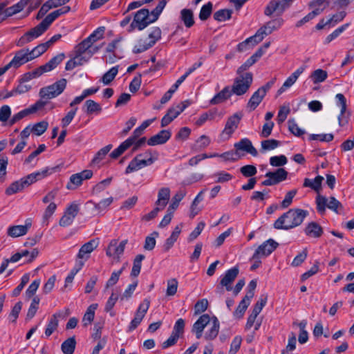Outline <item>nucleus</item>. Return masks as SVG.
<instances>
[{
  "instance_id": "f257e3e1",
  "label": "nucleus",
  "mask_w": 354,
  "mask_h": 354,
  "mask_svg": "<svg viewBox=\"0 0 354 354\" xmlns=\"http://www.w3.org/2000/svg\"><path fill=\"white\" fill-rule=\"evenodd\" d=\"M104 32V27H99L75 46L74 52H77L85 63L102 48L103 44L98 45L97 42L103 38Z\"/></svg>"
},
{
  "instance_id": "f03ea898",
  "label": "nucleus",
  "mask_w": 354,
  "mask_h": 354,
  "mask_svg": "<svg viewBox=\"0 0 354 354\" xmlns=\"http://www.w3.org/2000/svg\"><path fill=\"white\" fill-rule=\"evenodd\" d=\"M66 80L63 78L50 86L41 88L39 91L41 100L37 101L29 108L24 109V116L41 110L48 103V100L58 96L64 91L66 86Z\"/></svg>"
},
{
  "instance_id": "7ed1b4c3",
  "label": "nucleus",
  "mask_w": 354,
  "mask_h": 354,
  "mask_svg": "<svg viewBox=\"0 0 354 354\" xmlns=\"http://www.w3.org/2000/svg\"><path fill=\"white\" fill-rule=\"evenodd\" d=\"M308 215L307 210L299 208L290 209L275 221L274 227L285 230L294 228L300 225Z\"/></svg>"
},
{
  "instance_id": "20e7f679",
  "label": "nucleus",
  "mask_w": 354,
  "mask_h": 354,
  "mask_svg": "<svg viewBox=\"0 0 354 354\" xmlns=\"http://www.w3.org/2000/svg\"><path fill=\"white\" fill-rule=\"evenodd\" d=\"M65 55L64 53H60L53 57L46 64L38 67L32 71L28 72L24 74V82L30 80L33 78H37L41 76L44 73L51 71L57 67L64 59Z\"/></svg>"
},
{
  "instance_id": "39448f33",
  "label": "nucleus",
  "mask_w": 354,
  "mask_h": 354,
  "mask_svg": "<svg viewBox=\"0 0 354 354\" xmlns=\"http://www.w3.org/2000/svg\"><path fill=\"white\" fill-rule=\"evenodd\" d=\"M253 75L252 73H240L234 80L232 93L236 95H242L247 93L252 84Z\"/></svg>"
},
{
  "instance_id": "423d86ee",
  "label": "nucleus",
  "mask_w": 354,
  "mask_h": 354,
  "mask_svg": "<svg viewBox=\"0 0 354 354\" xmlns=\"http://www.w3.org/2000/svg\"><path fill=\"white\" fill-rule=\"evenodd\" d=\"M150 24H151V21L149 10L142 8L135 13L133 20L128 27L127 32H131L136 28L142 30Z\"/></svg>"
},
{
  "instance_id": "0eeeda50",
  "label": "nucleus",
  "mask_w": 354,
  "mask_h": 354,
  "mask_svg": "<svg viewBox=\"0 0 354 354\" xmlns=\"http://www.w3.org/2000/svg\"><path fill=\"white\" fill-rule=\"evenodd\" d=\"M317 209L320 214H324L327 207L328 209L339 212V209H342V205L339 201H338L335 197L331 196L328 198L324 196L318 194L316 197Z\"/></svg>"
},
{
  "instance_id": "6e6552de",
  "label": "nucleus",
  "mask_w": 354,
  "mask_h": 354,
  "mask_svg": "<svg viewBox=\"0 0 354 354\" xmlns=\"http://www.w3.org/2000/svg\"><path fill=\"white\" fill-rule=\"evenodd\" d=\"M190 102L188 100L182 102L181 103L170 107L167 113L161 120V127H165L170 124L175 118H176L189 105Z\"/></svg>"
},
{
  "instance_id": "1a4fd4ad",
  "label": "nucleus",
  "mask_w": 354,
  "mask_h": 354,
  "mask_svg": "<svg viewBox=\"0 0 354 354\" xmlns=\"http://www.w3.org/2000/svg\"><path fill=\"white\" fill-rule=\"evenodd\" d=\"M288 172L283 168H278L274 171H268L266 174L264 180L261 185L263 186H272L277 185L287 179Z\"/></svg>"
},
{
  "instance_id": "9d476101",
  "label": "nucleus",
  "mask_w": 354,
  "mask_h": 354,
  "mask_svg": "<svg viewBox=\"0 0 354 354\" xmlns=\"http://www.w3.org/2000/svg\"><path fill=\"white\" fill-rule=\"evenodd\" d=\"M128 243L127 239H124L118 243V239H112L106 249V254L109 257H113L119 261L121 256L123 254L125 246Z\"/></svg>"
},
{
  "instance_id": "9b49d317",
  "label": "nucleus",
  "mask_w": 354,
  "mask_h": 354,
  "mask_svg": "<svg viewBox=\"0 0 354 354\" xmlns=\"http://www.w3.org/2000/svg\"><path fill=\"white\" fill-rule=\"evenodd\" d=\"M279 244L275 241L270 239L260 245L253 254L252 259H257L261 257L269 256L277 247Z\"/></svg>"
},
{
  "instance_id": "f8f14e48",
  "label": "nucleus",
  "mask_w": 354,
  "mask_h": 354,
  "mask_svg": "<svg viewBox=\"0 0 354 354\" xmlns=\"http://www.w3.org/2000/svg\"><path fill=\"white\" fill-rule=\"evenodd\" d=\"M80 211L79 204L76 202L71 203L66 209L64 215L59 220V225L66 227L72 224Z\"/></svg>"
},
{
  "instance_id": "ddd939ff",
  "label": "nucleus",
  "mask_w": 354,
  "mask_h": 354,
  "mask_svg": "<svg viewBox=\"0 0 354 354\" xmlns=\"http://www.w3.org/2000/svg\"><path fill=\"white\" fill-rule=\"evenodd\" d=\"M142 157V154H138L129 164L127 167L125 173L130 174L141 168L152 165L156 160V157L155 158H147V159H141Z\"/></svg>"
},
{
  "instance_id": "4468645a",
  "label": "nucleus",
  "mask_w": 354,
  "mask_h": 354,
  "mask_svg": "<svg viewBox=\"0 0 354 354\" xmlns=\"http://www.w3.org/2000/svg\"><path fill=\"white\" fill-rule=\"evenodd\" d=\"M93 176V171L86 169L82 172L73 174L70 177V182L67 184L66 187L68 189H73L82 185L84 180L90 179Z\"/></svg>"
},
{
  "instance_id": "2eb2a0df",
  "label": "nucleus",
  "mask_w": 354,
  "mask_h": 354,
  "mask_svg": "<svg viewBox=\"0 0 354 354\" xmlns=\"http://www.w3.org/2000/svg\"><path fill=\"white\" fill-rule=\"evenodd\" d=\"M54 168H45L41 171H38L27 175L24 178V186H30L32 184L44 179L54 171Z\"/></svg>"
},
{
  "instance_id": "dca6fc26",
  "label": "nucleus",
  "mask_w": 354,
  "mask_h": 354,
  "mask_svg": "<svg viewBox=\"0 0 354 354\" xmlns=\"http://www.w3.org/2000/svg\"><path fill=\"white\" fill-rule=\"evenodd\" d=\"M242 114L236 113L232 116L229 117L222 134L227 135L230 137L238 128L239 124L241 120Z\"/></svg>"
},
{
  "instance_id": "f3484780",
  "label": "nucleus",
  "mask_w": 354,
  "mask_h": 354,
  "mask_svg": "<svg viewBox=\"0 0 354 354\" xmlns=\"http://www.w3.org/2000/svg\"><path fill=\"white\" fill-rule=\"evenodd\" d=\"M239 272V268L236 266L227 270L220 281V285L221 286H225L227 291L232 290V283L238 276Z\"/></svg>"
},
{
  "instance_id": "a211bd4d",
  "label": "nucleus",
  "mask_w": 354,
  "mask_h": 354,
  "mask_svg": "<svg viewBox=\"0 0 354 354\" xmlns=\"http://www.w3.org/2000/svg\"><path fill=\"white\" fill-rule=\"evenodd\" d=\"M306 68L305 66H301L299 68H297L294 73H292L284 82L283 85L279 90L277 91V95H280L288 88H290L297 80L298 77L300 76L301 73L304 71Z\"/></svg>"
},
{
  "instance_id": "6ab92c4d",
  "label": "nucleus",
  "mask_w": 354,
  "mask_h": 354,
  "mask_svg": "<svg viewBox=\"0 0 354 354\" xmlns=\"http://www.w3.org/2000/svg\"><path fill=\"white\" fill-rule=\"evenodd\" d=\"M48 48V47H47L46 44L45 43H42L35 47L31 50L26 49V51L24 52V64L39 57L44 53Z\"/></svg>"
},
{
  "instance_id": "aec40b11",
  "label": "nucleus",
  "mask_w": 354,
  "mask_h": 354,
  "mask_svg": "<svg viewBox=\"0 0 354 354\" xmlns=\"http://www.w3.org/2000/svg\"><path fill=\"white\" fill-rule=\"evenodd\" d=\"M210 322V317L207 314H204L194 324L192 331L195 333L197 339H200L202 337L204 328Z\"/></svg>"
},
{
  "instance_id": "412c9836",
  "label": "nucleus",
  "mask_w": 354,
  "mask_h": 354,
  "mask_svg": "<svg viewBox=\"0 0 354 354\" xmlns=\"http://www.w3.org/2000/svg\"><path fill=\"white\" fill-rule=\"evenodd\" d=\"M98 239H92L84 244L79 250L77 257L79 259L87 260L89 254L98 246Z\"/></svg>"
},
{
  "instance_id": "4be33fe9",
  "label": "nucleus",
  "mask_w": 354,
  "mask_h": 354,
  "mask_svg": "<svg viewBox=\"0 0 354 354\" xmlns=\"http://www.w3.org/2000/svg\"><path fill=\"white\" fill-rule=\"evenodd\" d=\"M236 151H243L253 156H257L258 152L252 145V142L248 138H243L239 142H236L234 145Z\"/></svg>"
},
{
  "instance_id": "5701e85b",
  "label": "nucleus",
  "mask_w": 354,
  "mask_h": 354,
  "mask_svg": "<svg viewBox=\"0 0 354 354\" xmlns=\"http://www.w3.org/2000/svg\"><path fill=\"white\" fill-rule=\"evenodd\" d=\"M171 133L169 130H162L158 133L153 136L147 140L149 146L163 145L171 138Z\"/></svg>"
},
{
  "instance_id": "b1692460",
  "label": "nucleus",
  "mask_w": 354,
  "mask_h": 354,
  "mask_svg": "<svg viewBox=\"0 0 354 354\" xmlns=\"http://www.w3.org/2000/svg\"><path fill=\"white\" fill-rule=\"evenodd\" d=\"M304 232L309 237L319 239L323 235L324 230L319 224L312 221L308 223L304 229Z\"/></svg>"
},
{
  "instance_id": "393cba45",
  "label": "nucleus",
  "mask_w": 354,
  "mask_h": 354,
  "mask_svg": "<svg viewBox=\"0 0 354 354\" xmlns=\"http://www.w3.org/2000/svg\"><path fill=\"white\" fill-rule=\"evenodd\" d=\"M264 54L263 48H259L243 64H242L237 70V73L240 74L246 71L251 66L257 62V61Z\"/></svg>"
},
{
  "instance_id": "a878e982",
  "label": "nucleus",
  "mask_w": 354,
  "mask_h": 354,
  "mask_svg": "<svg viewBox=\"0 0 354 354\" xmlns=\"http://www.w3.org/2000/svg\"><path fill=\"white\" fill-rule=\"evenodd\" d=\"M170 197V189L168 187L161 188L158 194V200L156 202L157 207L164 209L166 207Z\"/></svg>"
},
{
  "instance_id": "bb28decb",
  "label": "nucleus",
  "mask_w": 354,
  "mask_h": 354,
  "mask_svg": "<svg viewBox=\"0 0 354 354\" xmlns=\"http://www.w3.org/2000/svg\"><path fill=\"white\" fill-rule=\"evenodd\" d=\"M265 96L264 91L258 88L249 100L248 107L250 108L251 111H254L259 105Z\"/></svg>"
},
{
  "instance_id": "cd10ccee",
  "label": "nucleus",
  "mask_w": 354,
  "mask_h": 354,
  "mask_svg": "<svg viewBox=\"0 0 354 354\" xmlns=\"http://www.w3.org/2000/svg\"><path fill=\"white\" fill-rule=\"evenodd\" d=\"M241 155H240L239 152L236 151H228L226 152H224L223 153H212L209 154V157L214 158V157H219L223 158V160L225 162L230 161V162H235L239 160L241 158Z\"/></svg>"
},
{
  "instance_id": "c85d7f7f",
  "label": "nucleus",
  "mask_w": 354,
  "mask_h": 354,
  "mask_svg": "<svg viewBox=\"0 0 354 354\" xmlns=\"http://www.w3.org/2000/svg\"><path fill=\"white\" fill-rule=\"evenodd\" d=\"M84 109H85L84 111L87 115H98L102 111L101 105L93 100H87L84 102Z\"/></svg>"
},
{
  "instance_id": "c756f323",
  "label": "nucleus",
  "mask_w": 354,
  "mask_h": 354,
  "mask_svg": "<svg viewBox=\"0 0 354 354\" xmlns=\"http://www.w3.org/2000/svg\"><path fill=\"white\" fill-rule=\"evenodd\" d=\"M232 92L228 86H225L222 91L218 93L214 97L210 100L211 104H221L228 98L230 97Z\"/></svg>"
},
{
  "instance_id": "7c9ffc66",
  "label": "nucleus",
  "mask_w": 354,
  "mask_h": 354,
  "mask_svg": "<svg viewBox=\"0 0 354 354\" xmlns=\"http://www.w3.org/2000/svg\"><path fill=\"white\" fill-rule=\"evenodd\" d=\"M219 322L216 317H214L211 322V327L205 334V339L207 340H212L215 339L219 331Z\"/></svg>"
},
{
  "instance_id": "2f4dec72",
  "label": "nucleus",
  "mask_w": 354,
  "mask_h": 354,
  "mask_svg": "<svg viewBox=\"0 0 354 354\" xmlns=\"http://www.w3.org/2000/svg\"><path fill=\"white\" fill-rule=\"evenodd\" d=\"M59 317H60V314L55 313L50 317L45 330V336L46 337H50L57 330L59 324Z\"/></svg>"
},
{
  "instance_id": "473e14b6",
  "label": "nucleus",
  "mask_w": 354,
  "mask_h": 354,
  "mask_svg": "<svg viewBox=\"0 0 354 354\" xmlns=\"http://www.w3.org/2000/svg\"><path fill=\"white\" fill-rule=\"evenodd\" d=\"M46 30L39 24L35 28L26 32L24 35V37L26 38V41L29 42L41 35Z\"/></svg>"
},
{
  "instance_id": "72a5a7b5",
  "label": "nucleus",
  "mask_w": 354,
  "mask_h": 354,
  "mask_svg": "<svg viewBox=\"0 0 354 354\" xmlns=\"http://www.w3.org/2000/svg\"><path fill=\"white\" fill-rule=\"evenodd\" d=\"M324 10V8H317L314 9L312 12H309L307 15L303 17L301 19L297 21L295 26L297 28H299L304 26L305 24L308 23L310 20L313 19L315 17L320 15Z\"/></svg>"
},
{
  "instance_id": "f704fd0d",
  "label": "nucleus",
  "mask_w": 354,
  "mask_h": 354,
  "mask_svg": "<svg viewBox=\"0 0 354 354\" xmlns=\"http://www.w3.org/2000/svg\"><path fill=\"white\" fill-rule=\"evenodd\" d=\"M180 19L187 28L192 27L194 24L193 12L190 9H183L180 11Z\"/></svg>"
},
{
  "instance_id": "c9c22d12",
  "label": "nucleus",
  "mask_w": 354,
  "mask_h": 354,
  "mask_svg": "<svg viewBox=\"0 0 354 354\" xmlns=\"http://www.w3.org/2000/svg\"><path fill=\"white\" fill-rule=\"evenodd\" d=\"M76 340L75 337H71L65 340L61 346L62 351L64 354H73L75 349Z\"/></svg>"
},
{
  "instance_id": "e433bc0d",
  "label": "nucleus",
  "mask_w": 354,
  "mask_h": 354,
  "mask_svg": "<svg viewBox=\"0 0 354 354\" xmlns=\"http://www.w3.org/2000/svg\"><path fill=\"white\" fill-rule=\"evenodd\" d=\"M39 253L37 248H24V263H32L38 257Z\"/></svg>"
},
{
  "instance_id": "4c0bfd02",
  "label": "nucleus",
  "mask_w": 354,
  "mask_h": 354,
  "mask_svg": "<svg viewBox=\"0 0 354 354\" xmlns=\"http://www.w3.org/2000/svg\"><path fill=\"white\" fill-rule=\"evenodd\" d=\"M328 77V73L321 68L314 71L310 75V78L314 84L324 82Z\"/></svg>"
},
{
  "instance_id": "58836bf2",
  "label": "nucleus",
  "mask_w": 354,
  "mask_h": 354,
  "mask_svg": "<svg viewBox=\"0 0 354 354\" xmlns=\"http://www.w3.org/2000/svg\"><path fill=\"white\" fill-rule=\"evenodd\" d=\"M186 192L184 189H180L178 191L176 194L172 198V202L167 208L168 210L174 212V211L178 208L179 203L183 200V198L185 196Z\"/></svg>"
},
{
  "instance_id": "ea45409f",
  "label": "nucleus",
  "mask_w": 354,
  "mask_h": 354,
  "mask_svg": "<svg viewBox=\"0 0 354 354\" xmlns=\"http://www.w3.org/2000/svg\"><path fill=\"white\" fill-rule=\"evenodd\" d=\"M97 307V304H91L88 306L82 319L84 326H86L91 324L94 319L95 310H96Z\"/></svg>"
},
{
  "instance_id": "a19ab883",
  "label": "nucleus",
  "mask_w": 354,
  "mask_h": 354,
  "mask_svg": "<svg viewBox=\"0 0 354 354\" xmlns=\"http://www.w3.org/2000/svg\"><path fill=\"white\" fill-rule=\"evenodd\" d=\"M144 254H138L133 259V267L131 272V276L136 277L139 275L142 266V261L145 259Z\"/></svg>"
},
{
  "instance_id": "79ce46f5",
  "label": "nucleus",
  "mask_w": 354,
  "mask_h": 354,
  "mask_svg": "<svg viewBox=\"0 0 354 354\" xmlns=\"http://www.w3.org/2000/svg\"><path fill=\"white\" fill-rule=\"evenodd\" d=\"M351 115L350 111L347 110V104L340 106V113L337 117L338 123L340 127H344L348 123Z\"/></svg>"
},
{
  "instance_id": "37998d69",
  "label": "nucleus",
  "mask_w": 354,
  "mask_h": 354,
  "mask_svg": "<svg viewBox=\"0 0 354 354\" xmlns=\"http://www.w3.org/2000/svg\"><path fill=\"white\" fill-rule=\"evenodd\" d=\"M158 232H153L145 238L143 246L145 250L151 251L154 249L156 244V239L158 236Z\"/></svg>"
},
{
  "instance_id": "c03bdc74",
  "label": "nucleus",
  "mask_w": 354,
  "mask_h": 354,
  "mask_svg": "<svg viewBox=\"0 0 354 354\" xmlns=\"http://www.w3.org/2000/svg\"><path fill=\"white\" fill-rule=\"evenodd\" d=\"M280 145V142L274 139H268L261 141V151L262 153L276 149Z\"/></svg>"
},
{
  "instance_id": "a18cd8bd",
  "label": "nucleus",
  "mask_w": 354,
  "mask_h": 354,
  "mask_svg": "<svg viewBox=\"0 0 354 354\" xmlns=\"http://www.w3.org/2000/svg\"><path fill=\"white\" fill-rule=\"evenodd\" d=\"M118 73V66H113L109 69L102 77L101 81L105 85L109 84L115 77Z\"/></svg>"
},
{
  "instance_id": "49530a36",
  "label": "nucleus",
  "mask_w": 354,
  "mask_h": 354,
  "mask_svg": "<svg viewBox=\"0 0 354 354\" xmlns=\"http://www.w3.org/2000/svg\"><path fill=\"white\" fill-rule=\"evenodd\" d=\"M272 32V30L269 28V26L264 24L258 29L255 35H253L254 38L256 39V43H260L266 36L270 35Z\"/></svg>"
},
{
  "instance_id": "de8ad7c7",
  "label": "nucleus",
  "mask_w": 354,
  "mask_h": 354,
  "mask_svg": "<svg viewBox=\"0 0 354 354\" xmlns=\"http://www.w3.org/2000/svg\"><path fill=\"white\" fill-rule=\"evenodd\" d=\"M74 53L75 57L73 59L68 60L66 64L65 69L66 71L73 70L77 66H81L85 63V62H83L82 58L77 52Z\"/></svg>"
},
{
  "instance_id": "09e8293b",
  "label": "nucleus",
  "mask_w": 354,
  "mask_h": 354,
  "mask_svg": "<svg viewBox=\"0 0 354 354\" xmlns=\"http://www.w3.org/2000/svg\"><path fill=\"white\" fill-rule=\"evenodd\" d=\"M22 65V50H19L16 53L14 58L6 64L4 68H6V71L10 68H18Z\"/></svg>"
},
{
  "instance_id": "8fccbe9b",
  "label": "nucleus",
  "mask_w": 354,
  "mask_h": 354,
  "mask_svg": "<svg viewBox=\"0 0 354 354\" xmlns=\"http://www.w3.org/2000/svg\"><path fill=\"white\" fill-rule=\"evenodd\" d=\"M113 197H109L100 201L97 203H93L92 201H89V203L93 204L95 209L100 214L104 212L106 209V208L113 203Z\"/></svg>"
},
{
  "instance_id": "3c124183",
  "label": "nucleus",
  "mask_w": 354,
  "mask_h": 354,
  "mask_svg": "<svg viewBox=\"0 0 354 354\" xmlns=\"http://www.w3.org/2000/svg\"><path fill=\"white\" fill-rule=\"evenodd\" d=\"M232 11L228 9H221L214 14V19L218 21H224L231 18Z\"/></svg>"
},
{
  "instance_id": "603ef678",
  "label": "nucleus",
  "mask_w": 354,
  "mask_h": 354,
  "mask_svg": "<svg viewBox=\"0 0 354 354\" xmlns=\"http://www.w3.org/2000/svg\"><path fill=\"white\" fill-rule=\"evenodd\" d=\"M288 159L285 155L274 156L270 158V164L272 167H279L286 165Z\"/></svg>"
},
{
  "instance_id": "864d4df0",
  "label": "nucleus",
  "mask_w": 354,
  "mask_h": 354,
  "mask_svg": "<svg viewBox=\"0 0 354 354\" xmlns=\"http://www.w3.org/2000/svg\"><path fill=\"white\" fill-rule=\"evenodd\" d=\"M48 127V122L44 120L35 123L32 126V133L37 136H41L46 131Z\"/></svg>"
},
{
  "instance_id": "5fc2aeb1",
  "label": "nucleus",
  "mask_w": 354,
  "mask_h": 354,
  "mask_svg": "<svg viewBox=\"0 0 354 354\" xmlns=\"http://www.w3.org/2000/svg\"><path fill=\"white\" fill-rule=\"evenodd\" d=\"M212 8L213 4L210 1L203 6L200 10L199 19L201 21L207 20L211 15Z\"/></svg>"
},
{
  "instance_id": "6e6d98bb",
  "label": "nucleus",
  "mask_w": 354,
  "mask_h": 354,
  "mask_svg": "<svg viewBox=\"0 0 354 354\" xmlns=\"http://www.w3.org/2000/svg\"><path fill=\"white\" fill-rule=\"evenodd\" d=\"M59 16L56 10L48 14L46 17L39 23L42 27L47 30L51 24L57 19Z\"/></svg>"
},
{
  "instance_id": "4d7b16f0",
  "label": "nucleus",
  "mask_w": 354,
  "mask_h": 354,
  "mask_svg": "<svg viewBox=\"0 0 354 354\" xmlns=\"http://www.w3.org/2000/svg\"><path fill=\"white\" fill-rule=\"evenodd\" d=\"M59 16L56 10L48 14L46 17L39 23L42 27L47 30L51 24L57 19Z\"/></svg>"
},
{
  "instance_id": "13d9d810",
  "label": "nucleus",
  "mask_w": 354,
  "mask_h": 354,
  "mask_svg": "<svg viewBox=\"0 0 354 354\" xmlns=\"http://www.w3.org/2000/svg\"><path fill=\"white\" fill-rule=\"evenodd\" d=\"M43 1L44 0H24V7L26 5H28L26 11V14L24 15V17L25 16H28L31 12L37 9Z\"/></svg>"
},
{
  "instance_id": "bf43d9fd",
  "label": "nucleus",
  "mask_w": 354,
  "mask_h": 354,
  "mask_svg": "<svg viewBox=\"0 0 354 354\" xmlns=\"http://www.w3.org/2000/svg\"><path fill=\"white\" fill-rule=\"evenodd\" d=\"M289 131L297 137H300L305 133V131L299 127L294 119H290L288 121Z\"/></svg>"
},
{
  "instance_id": "052dcab7",
  "label": "nucleus",
  "mask_w": 354,
  "mask_h": 354,
  "mask_svg": "<svg viewBox=\"0 0 354 354\" xmlns=\"http://www.w3.org/2000/svg\"><path fill=\"white\" fill-rule=\"evenodd\" d=\"M21 301H18L15 306L14 307L12 308L11 312L10 313L9 315H8V320H9V322L12 323V324H14L16 322L18 317H19V315L21 312Z\"/></svg>"
},
{
  "instance_id": "680f3d73",
  "label": "nucleus",
  "mask_w": 354,
  "mask_h": 354,
  "mask_svg": "<svg viewBox=\"0 0 354 354\" xmlns=\"http://www.w3.org/2000/svg\"><path fill=\"white\" fill-rule=\"evenodd\" d=\"M39 301L40 299L37 296L33 297L27 313V319H30L35 316L38 310Z\"/></svg>"
},
{
  "instance_id": "e2e57ef3",
  "label": "nucleus",
  "mask_w": 354,
  "mask_h": 354,
  "mask_svg": "<svg viewBox=\"0 0 354 354\" xmlns=\"http://www.w3.org/2000/svg\"><path fill=\"white\" fill-rule=\"evenodd\" d=\"M111 148H112V145H108L105 146L104 147L102 148L96 153V155L93 158L92 162L93 163L100 162L102 160H103L104 158V157L110 151Z\"/></svg>"
},
{
  "instance_id": "0e129e2a",
  "label": "nucleus",
  "mask_w": 354,
  "mask_h": 354,
  "mask_svg": "<svg viewBox=\"0 0 354 354\" xmlns=\"http://www.w3.org/2000/svg\"><path fill=\"white\" fill-rule=\"evenodd\" d=\"M129 147H130V146L129 145V142H127L124 141L123 142H122L120 145V146L118 148L115 149L110 153V157L113 158V159H116L120 156H121Z\"/></svg>"
},
{
  "instance_id": "69168bd1",
  "label": "nucleus",
  "mask_w": 354,
  "mask_h": 354,
  "mask_svg": "<svg viewBox=\"0 0 354 354\" xmlns=\"http://www.w3.org/2000/svg\"><path fill=\"white\" fill-rule=\"evenodd\" d=\"M178 282L176 279L173 278L167 281V287L166 290L167 296H174L178 289Z\"/></svg>"
},
{
  "instance_id": "338daca9",
  "label": "nucleus",
  "mask_w": 354,
  "mask_h": 354,
  "mask_svg": "<svg viewBox=\"0 0 354 354\" xmlns=\"http://www.w3.org/2000/svg\"><path fill=\"white\" fill-rule=\"evenodd\" d=\"M56 208H57V205L54 203H50L48 205V207L45 209V212L43 215V221H42L43 224L46 225L48 224V219L53 214Z\"/></svg>"
},
{
  "instance_id": "774afa93",
  "label": "nucleus",
  "mask_w": 354,
  "mask_h": 354,
  "mask_svg": "<svg viewBox=\"0 0 354 354\" xmlns=\"http://www.w3.org/2000/svg\"><path fill=\"white\" fill-rule=\"evenodd\" d=\"M240 171L243 176L252 178L257 173V169L254 165H247L241 167Z\"/></svg>"
}]
</instances>
